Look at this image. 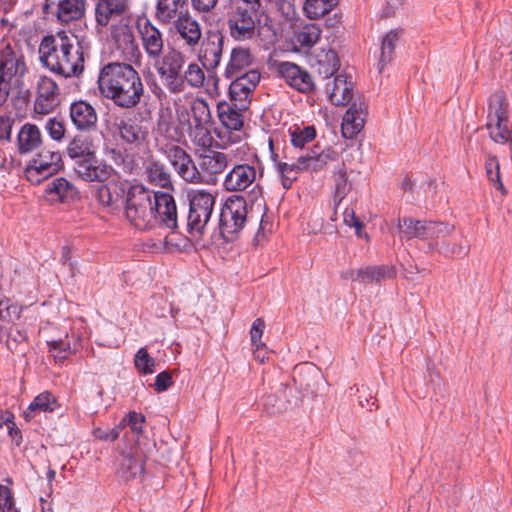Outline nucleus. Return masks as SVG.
I'll return each instance as SVG.
<instances>
[{
  "label": "nucleus",
  "mask_w": 512,
  "mask_h": 512,
  "mask_svg": "<svg viewBox=\"0 0 512 512\" xmlns=\"http://www.w3.org/2000/svg\"><path fill=\"white\" fill-rule=\"evenodd\" d=\"M177 174L188 183H199L198 167L192 157L180 146L166 143L160 148Z\"/></svg>",
  "instance_id": "obj_11"
},
{
  "label": "nucleus",
  "mask_w": 512,
  "mask_h": 512,
  "mask_svg": "<svg viewBox=\"0 0 512 512\" xmlns=\"http://www.w3.org/2000/svg\"><path fill=\"white\" fill-rule=\"evenodd\" d=\"M45 129L53 140L60 141L65 135V125L56 118H49L45 124Z\"/></svg>",
  "instance_id": "obj_58"
},
{
  "label": "nucleus",
  "mask_w": 512,
  "mask_h": 512,
  "mask_svg": "<svg viewBox=\"0 0 512 512\" xmlns=\"http://www.w3.org/2000/svg\"><path fill=\"white\" fill-rule=\"evenodd\" d=\"M159 77L171 94H180L185 90L183 73L160 74Z\"/></svg>",
  "instance_id": "obj_55"
},
{
  "label": "nucleus",
  "mask_w": 512,
  "mask_h": 512,
  "mask_svg": "<svg viewBox=\"0 0 512 512\" xmlns=\"http://www.w3.org/2000/svg\"><path fill=\"white\" fill-rule=\"evenodd\" d=\"M62 167L60 152L43 148L28 162L24 169V175L30 183L40 184L58 173Z\"/></svg>",
  "instance_id": "obj_10"
},
{
  "label": "nucleus",
  "mask_w": 512,
  "mask_h": 512,
  "mask_svg": "<svg viewBox=\"0 0 512 512\" xmlns=\"http://www.w3.org/2000/svg\"><path fill=\"white\" fill-rule=\"evenodd\" d=\"M59 88L56 82L47 76H41L37 82L34 111L40 115L51 113L58 104Z\"/></svg>",
  "instance_id": "obj_22"
},
{
  "label": "nucleus",
  "mask_w": 512,
  "mask_h": 512,
  "mask_svg": "<svg viewBox=\"0 0 512 512\" xmlns=\"http://www.w3.org/2000/svg\"><path fill=\"white\" fill-rule=\"evenodd\" d=\"M207 125L208 124H192L189 127L188 134L192 144L202 150H209L214 141Z\"/></svg>",
  "instance_id": "obj_41"
},
{
  "label": "nucleus",
  "mask_w": 512,
  "mask_h": 512,
  "mask_svg": "<svg viewBox=\"0 0 512 512\" xmlns=\"http://www.w3.org/2000/svg\"><path fill=\"white\" fill-rule=\"evenodd\" d=\"M99 2L103 3L104 5L112 8L114 12H117L118 14L128 17V14L130 12V1L129 0H98Z\"/></svg>",
  "instance_id": "obj_60"
},
{
  "label": "nucleus",
  "mask_w": 512,
  "mask_h": 512,
  "mask_svg": "<svg viewBox=\"0 0 512 512\" xmlns=\"http://www.w3.org/2000/svg\"><path fill=\"white\" fill-rule=\"evenodd\" d=\"M252 62L253 56L250 49L241 46L233 48L230 53L229 61L225 67V78L233 79L236 76H240L239 74L248 68Z\"/></svg>",
  "instance_id": "obj_28"
},
{
  "label": "nucleus",
  "mask_w": 512,
  "mask_h": 512,
  "mask_svg": "<svg viewBox=\"0 0 512 512\" xmlns=\"http://www.w3.org/2000/svg\"><path fill=\"white\" fill-rule=\"evenodd\" d=\"M128 17H124L117 12H114V10L106 4L104 5L101 2L96 3L95 7V20L98 26L105 27L107 26L111 21H115L117 19H127Z\"/></svg>",
  "instance_id": "obj_52"
},
{
  "label": "nucleus",
  "mask_w": 512,
  "mask_h": 512,
  "mask_svg": "<svg viewBox=\"0 0 512 512\" xmlns=\"http://www.w3.org/2000/svg\"><path fill=\"white\" fill-rule=\"evenodd\" d=\"M358 276L361 277V283H379L386 279H392L396 276V271L393 266L380 265V266H367L358 269Z\"/></svg>",
  "instance_id": "obj_38"
},
{
  "label": "nucleus",
  "mask_w": 512,
  "mask_h": 512,
  "mask_svg": "<svg viewBox=\"0 0 512 512\" xmlns=\"http://www.w3.org/2000/svg\"><path fill=\"white\" fill-rule=\"evenodd\" d=\"M189 212L186 229L192 241L199 242L206 232L211 219L215 197L205 190H195L188 194Z\"/></svg>",
  "instance_id": "obj_6"
},
{
  "label": "nucleus",
  "mask_w": 512,
  "mask_h": 512,
  "mask_svg": "<svg viewBox=\"0 0 512 512\" xmlns=\"http://www.w3.org/2000/svg\"><path fill=\"white\" fill-rule=\"evenodd\" d=\"M248 219V205L243 196L233 195L225 201L219 219V230L227 242L234 241Z\"/></svg>",
  "instance_id": "obj_9"
},
{
  "label": "nucleus",
  "mask_w": 512,
  "mask_h": 512,
  "mask_svg": "<svg viewBox=\"0 0 512 512\" xmlns=\"http://www.w3.org/2000/svg\"><path fill=\"white\" fill-rule=\"evenodd\" d=\"M39 55L44 67L64 78L79 76L84 70L83 49L65 31L45 36L39 45Z\"/></svg>",
  "instance_id": "obj_2"
},
{
  "label": "nucleus",
  "mask_w": 512,
  "mask_h": 512,
  "mask_svg": "<svg viewBox=\"0 0 512 512\" xmlns=\"http://www.w3.org/2000/svg\"><path fill=\"white\" fill-rule=\"evenodd\" d=\"M145 172L151 184L165 189V191L174 190L171 174L163 163L154 160L149 161Z\"/></svg>",
  "instance_id": "obj_34"
},
{
  "label": "nucleus",
  "mask_w": 512,
  "mask_h": 512,
  "mask_svg": "<svg viewBox=\"0 0 512 512\" xmlns=\"http://www.w3.org/2000/svg\"><path fill=\"white\" fill-rule=\"evenodd\" d=\"M17 143L20 154H27L37 149L42 143L39 128L34 124H24L18 133Z\"/></svg>",
  "instance_id": "obj_33"
},
{
  "label": "nucleus",
  "mask_w": 512,
  "mask_h": 512,
  "mask_svg": "<svg viewBox=\"0 0 512 512\" xmlns=\"http://www.w3.org/2000/svg\"><path fill=\"white\" fill-rule=\"evenodd\" d=\"M57 398L49 391H44L37 395L23 412L24 419L29 422L39 413H51L59 408Z\"/></svg>",
  "instance_id": "obj_29"
},
{
  "label": "nucleus",
  "mask_w": 512,
  "mask_h": 512,
  "mask_svg": "<svg viewBox=\"0 0 512 512\" xmlns=\"http://www.w3.org/2000/svg\"><path fill=\"white\" fill-rule=\"evenodd\" d=\"M508 103L502 93L490 97L487 122H508Z\"/></svg>",
  "instance_id": "obj_39"
},
{
  "label": "nucleus",
  "mask_w": 512,
  "mask_h": 512,
  "mask_svg": "<svg viewBox=\"0 0 512 512\" xmlns=\"http://www.w3.org/2000/svg\"><path fill=\"white\" fill-rule=\"evenodd\" d=\"M290 141L295 148L303 149L305 145L316 137V130L313 126L298 127L289 129Z\"/></svg>",
  "instance_id": "obj_47"
},
{
  "label": "nucleus",
  "mask_w": 512,
  "mask_h": 512,
  "mask_svg": "<svg viewBox=\"0 0 512 512\" xmlns=\"http://www.w3.org/2000/svg\"><path fill=\"white\" fill-rule=\"evenodd\" d=\"M151 198L156 227H165L176 231L178 229V212L173 195L169 191H152Z\"/></svg>",
  "instance_id": "obj_12"
},
{
  "label": "nucleus",
  "mask_w": 512,
  "mask_h": 512,
  "mask_svg": "<svg viewBox=\"0 0 512 512\" xmlns=\"http://www.w3.org/2000/svg\"><path fill=\"white\" fill-rule=\"evenodd\" d=\"M98 88L105 98L123 109L136 107L145 95L138 71L127 63L111 62L104 65L98 76Z\"/></svg>",
  "instance_id": "obj_1"
},
{
  "label": "nucleus",
  "mask_w": 512,
  "mask_h": 512,
  "mask_svg": "<svg viewBox=\"0 0 512 512\" xmlns=\"http://www.w3.org/2000/svg\"><path fill=\"white\" fill-rule=\"evenodd\" d=\"M75 173L83 180L104 182L108 180L113 168L105 163L98 162L96 154L75 161Z\"/></svg>",
  "instance_id": "obj_24"
},
{
  "label": "nucleus",
  "mask_w": 512,
  "mask_h": 512,
  "mask_svg": "<svg viewBox=\"0 0 512 512\" xmlns=\"http://www.w3.org/2000/svg\"><path fill=\"white\" fill-rule=\"evenodd\" d=\"M46 193L55 194L61 202L73 198L76 189L72 183L63 177L55 178L46 186Z\"/></svg>",
  "instance_id": "obj_43"
},
{
  "label": "nucleus",
  "mask_w": 512,
  "mask_h": 512,
  "mask_svg": "<svg viewBox=\"0 0 512 512\" xmlns=\"http://www.w3.org/2000/svg\"><path fill=\"white\" fill-rule=\"evenodd\" d=\"M173 385V379L168 371L159 373L153 383V388L156 392H164Z\"/></svg>",
  "instance_id": "obj_61"
},
{
  "label": "nucleus",
  "mask_w": 512,
  "mask_h": 512,
  "mask_svg": "<svg viewBox=\"0 0 512 512\" xmlns=\"http://www.w3.org/2000/svg\"><path fill=\"white\" fill-rule=\"evenodd\" d=\"M485 171L489 182L500 191L502 195L507 194V190L504 187L501 176H500V165L498 159L495 156L489 155L485 161Z\"/></svg>",
  "instance_id": "obj_46"
},
{
  "label": "nucleus",
  "mask_w": 512,
  "mask_h": 512,
  "mask_svg": "<svg viewBox=\"0 0 512 512\" xmlns=\"http://www.w3.org/2000/svg\"><path fill=\"white\" fill-rule=\"evenodd\" d=\"M134 365L142 374H152L155 372L156 361L151 357L146 348H140L135 354Z\"/></svg>",
  "instance_id": "obj_54"
},
{
  "label": "nucleus",
  "mask_w": 512,
  "mask_h": 512,
  "mask_svg": "<svg viewBox=\"0 0 512 512\" xmlns=\"http://www.w3.org/2000/svg\"><path fill=\"white\" fill-rule=\"evenodd\" d=\"M225 36L220 31H208L201 43L199 60L207 71L215 70L221 62Z\"/></svg>",
  "instance_id": "obj_20"
},
{
  "label": "nucleus",
  "mask_w": 512,
  "mask_h": 512,
  "mask_svg": "<svg viewBox=\"0 0 512 512\" xmlns=\"http://www.w3.org/2000/svg\"><path fill=\"white\" fill-rule=\"evenodd\" d=\"M111 37L117 49L121 50L124 57L131 62H139L142 54L137 43L132 26L127 19L119 20L111 27Z\"/></svg>",
  "instance_id": "obj_14"
},
{
  "label": "nucleus",
  "mask_w": 512,
  "mask_h": 512,
  "mask_svg": "<svg viewBox=\"0 0 512 512\" xmlns=\"http://www.w3.org/2000/svg\"><path fill=\"white\" fill-rule=\"evenodd\" d=\"M401 237L406 240L414 238L423 240L425 220H416L411 217H404L398 220Z\"/></svg>",
  "instance_id": "obj_40"
},
{
  "label": "nucleus",
  "mask_w": 512,
  "mask_h": 512,
  "mask_svg": "<svg viewBox=\"0 0 512 512\" xmlns=\"http://www.w3.org/2000/svg\"><path fill=\"white\" fill-rule=\"evenodd\" d=\"M326 91L332 104L347 105L354 95V84L346 74H338L326 84Z\"/></svg>",
  "instance_id": "obj_26"
},
{
  "label": "nucleus",
  "mask_w": 512,
  "mask_h": 512,
  "mask_svg": "<svg viewBox=\"0 0 512 512\" xmlns=\"http://www.w3.org/2000/svg\"><path fill=\"white\" fill-rule=\"evenodd\" d=\"M234 78L229 86L230 102L240 109H248L253 92L260 82L261 75L258 70L250 69L246 73Z\"/></svg>",
  "instance_id": "obj_13"
},
{
  "label": "nucleus",
  "mask_w": 512,
  "mask_h": 512,
  "mask_svg": "<svg viewBox=\"0 0 512 512\" xmlns=\"http://www.w3.org/2000/svg\"><path fill=\"white\" fill-rule=\"evenodd\" d=\"M424 228L423 241H429V246L433 249H437L440 245L439 239L449 236L454 231V225L437 221L425 220Z\"/></svg>",
  "instance_id": "obj_35"
},
{
  "label": "nucleus",
  "mask_w": 512,
  "mask_h": 512,
  "mask_svg": "<svg viewBox=\"0 0 512 512\" xmlns=\"http://www.w3.org/2000/svg\"><path fill=\"white\" fill-rule=\"evenodd\" d=\"M152 191L136 185L127 195L125 214L131 224L139 230L156 228V218L152 213Z\"/></svg>",
  "instance_id": "obj_7"
},
{
  "label": "nucleus",
  "mask_w": 512,
  "mask_h": 512,
  "mask_svg": "<svg viewBox=\"0 0 512 512\" xmlns=\"http://www.w3.org/2000/svg\"><path fill=\"white\" fill-rule=\"evenodd\" d=\"M136 27L147 57L150 60L158 59L164 50V36L161 30L147 17H138Z\"/></svg>",
  "instance_id": "obj_17"
},
{
  "label": "nucleus",
  "mask_w": 512,
  "mask_h": 512,
  "mask_svg": "<svg viewBox=\"0 0 512 512\" xmlns=\"http://www.w3.org/2000/svg\"><path fill=\"white\" fill-rule=\"evenodd\" d=\"M67 155L76 160L95 154L93 141L82 134L75 135L66 148Z\"/></svg>",
  "instance_id": "obj_36"
},
{
  "label": "nucleus",
  "mask_w": 512,
  "mask_h": 512,
  "mask_svg": "<svg viewBox=\"0 0 512 512\" xmlns=\"http://www.w3.org/2000/svg\"><path fill=\"white\" fill-rule=\"evenodd\" d=\"M233 161V150L226 154L219 151H209L199 159L198 173L199 183L216 184L218 176L221 175L228 164Z\"/></svg>",
  "instance_id": "obj_15"
},
{
  "label": "nucleus",
  "mask_w": 512,
  "mask_h": 512,
  "mask_svg": "<svg viewBox=\"0 0 512 512\" xmlns=\"http://www.w3.org/2000/svg\"><path fill=\"white\" fill-rule=\"evenodd\" d=\"M26 340V334L18 328H11L6 340L7 347L10 351L17 349L18 345Z\"/></svg>",
  "instance_id": "obj_62"
},
{
  "label": "nucleus",
  "mask_w": 512,
  "mask_h": 512,
  "mask_svg": "<svg viewBox=\"0 0 512 512\" xmlns=\"http://www.w3.org/2000/svg\"><path fill=\"white\" fill-rule=\"evenodd\" d=\"M321 36V29L317 24L304 25L296 35L297 42L303 47H312L318 42Z\"/></svg>",
  "instance_id": "obj_49"
},
{
  "label": "nucleus",
  "mask_w": 512,
  "mask_h": 512,
  "mask_svg": "<svg viewBox=\"0 0 512 512\" xmlns=\"http://www.w3.org/2000/svg\"><path fill=\"white\" fill-rule=\"evenodd\" d=\"M121 432V426L116 425L113 428H95L93 429V435L95 438L102 441H114L116 440Z\"/></svg>",
  "instance_id": "obj_59"
},
{
  "label": "nucleus",
  "mask_w": 512,
  "mask_h": 512,
  "mask_svg": "<svg viewBox=\"0 0 512 512\" xmlns=\"http://www.w3.org/2000/svg\"><path fill=\"white\" fill-rule=\"evenodd\" d=\"M13 507L11 491L8 487L0 485V512H10Z\"/></svg>",
  "instance_id": "obj_64"
},
{
  "label": "nucleus",
  "mask_w": 512,
  "mask_h": 512,
  "mask_svg": "<svg viewBox=\"0 0 512 512\" xmlns=\"http://www.w3.org/2000/svg\"><path fill=\"white\" fill-rule=\"evenodd\" d=\"M337 153L332 148L320 149L315 146L300 154L293 163H277V173L284 189L291 188L301 172H317L323 170L328 162L335 161Z\"/></svg>",
  "instance_id": "obj_5"
},
{
  "label": "nucleus",
  "mask_w": 512,
  "mask_h": 512,
  "mask_svg": "<svg viewBox=\"0 0 512 512\" xmlns=\"http://www.w3.org/2000/svg\"><path fill=\"white\" fill-rule=\"evenodd\" d=\"M49 352L56 360L67 359L71 353L70 343L66 340L48 342Z\"/></svg>",
  "instance_id": "obj_57"
},
{
  "label": "nucleus",
  "mask_w": 512,
  "mask_h": 512,
  "mask_svg": "<svg viewBox=\"0 0 512 512\" xmlns=\"http://www.w3.org/2000/svg\"><path fill=\"white\" fill-rule=\"evenodd\" d=\"M69 119L73 127L81 133H91L97 130V111L93 105L85 100L73 101L70 104Z\"/></svg>",
  "instance_id": "obj_18"
},
{
  "label": "nucleus",
  "mask_w": 512,
  "mask_h": 512,
  "mask_svg": "<svg viewBox=\"0 0 512 512\" xmlns=\"http://www.w3.org/2000/svg\"><path fill=\"white\" fill-rule=\"evenodd\" d=\"M152 60L155 61L154 67L158 75L183 73L185 56L178 50L171 49L164 55L162 54L158 59Z\"/></svg>",
  "instance_id": "obj_31"
},
{
  "label": "nucleus",
  "mask_w": 512,
  "mask_h": 512,
  "mask_svg": "<svg viewBox=\"0 0 512 512\" xmlns=\"http://www.w3.org/2000/svg\"><path fill=\"white\" fill-rule=\"evenodd\" d=\"M183 79L190 87L201 88L205 82V73L197 63L192 62L183 71Z\"/></svg>",
  "instance_id": "obj_51"
},
{
  "label": "nucleus",
  "mask_w": 512,
  "mask_h": 512,
  "mask_svg": "<svg viewBox=\"0 0 512 512\" xmlns=\"http://www.w3.org/2000/svg\"><path fill=\"white\" fill-rule=\"evenodd\" d=\"M261 0H230L226 24L229 35L238 42L256 38L260 24Z\"/></svg>",
  "instance_id": "obj_3"
},
{
  "label": "nucleus",
  "mask_w": 512,
  "mask_h": 512,
  "mask_svg": "<svg viewBox=\"0 0 512 512\" xmlns=\"http://www.w3.org/2000/svg\"><path fill=\"white\" fill-rule=\"evenodd\" d=\"M193 124H210L212 122L211 110L204 98H195L190 104Z\"/></svg>",
  "instance_id": "obj_45"
},
{
  "label": "nucleus",
  "mask_w": 512,
  "mask_h": 512,
  "mask_svg": "<svg viewBox=\"0 0 512 512\" xmlns=\"http://www.w3.org/2000/svg\"><path fill=\"white\" fill-rule=\"evenodd\" d=\"M26 70L24 57L7 44L0 51V106L6 102L12 88H20Z\"/></svg>",
  "instance_id": "obj_8"
},
{
  "label": "nucleus",
  "mask_w": 512,
  "mask_h": 512,
  "mask_svg": "<svg viewBox=\"0 0 512 512\" xmlns=\"http://www.w3.org/2000/svg\"><path fill=\"white\" fill-rule=\"evenodd\" d=\"M277 72L290 87L299 92L309 93L314 89L312 76L295 63L280 62L277 64Z\"/></svg>",
  "instance_id": "obj_23"
},
{
  "label": "nucleus",
  "mask_w": 512,
  "mask_h": 512,
  "mask_svg": "<svg viewBox=\"0 0 512 512\" xmlns=\"http://www.w3.org/2000/svg\"><path fill=\"white\" fill-rule=\"evenodd\" d=\"M145 455L137 446L123 451L117 459L116 474L124 481L134 480L144 472Z\"/></svg>",
  "instance_id": "obj_19"
},
{
  "label": "nucleus",
  "mask_w": 512,
  "mask_h": 512,
  "mask_svg": "<svg viewBox=\"0 0 512 512\" xmlns=\"http://www.w3.org/2000/svg\"><path fill=\"white\" fill-rule=\"evenodd\" d=\"M245 109L234 106V103L219 102L217 112L220 122L228 130L239 131L243 127V114Z\"/></svg>",
  "instance_id": "obj_32"
},
{
  "label": "nucleus",
  "mask_w": 512,
  "mask_h": 512,
  "mask_svg": "<svg viewBox=\"0 0 512 512\" xmlns=\"http://www.w3.org/2000/svg\"><path fill=\"white\" fill-rule=\"evenodd\" d=\"M311 67L322 79H329L339 70L340 59L335 50L321 48L315 52Z\"/></svg>",
  "instance_id": "obj_27"
},
{
  "label": "nucleus",
  "mask_w": 512,
  "mask_h": 512,
  "mask_svg": "<svg viewBox=\"0 0 512 512\" xmlns=\"http://www.w3.org/2000/svg\"><path fill=\"white\" fill-rule=\"evenodd\" d=\"M338 4V0H306L304 3V13L310 19H318L333 10Z\"/></svg>",
  "instance_id": "obj_42"
},
{
  "label": "nucleus",
  "mask_w": 512,
  "mask_h": 512,
  "mask_svg": "<svg viewBox=\"0 0 512 512\" xmlns=\"http://www.w3.org/2000/svg\"><path fill=\"white\" fill-rule=\"evenodd\" d=\"M145 422V416L141 413L132 411L129 412L118 424L121 426V430L123 428L128 427L130 432L136 436L137 438L143 432V424Z\"/></svg>",
  "instance_id": "obj_53"
},
{
  "label": "nucleus",
  "mask_w": 512,
  "mask_h": 512,
  "mask_svg": "<svg viewBox=\"0 0 512 512\" xmlns=\"http://www.w3.org/2000/svg\"><path fill=\"white\" fill-rule=\"evenodd\" d=\"M187 0H157L155 17L162 24H170L187 10Z\"/></svg>",
  "instance_id": "obj_30"
},
{
  "label": "nucleus",
  "mask_w": 512,
  "mask_h": 512,
  "mask_svg": "<svg viewBox=\"0 0 512 512\" xmlns=\"http://www.w3.org/2000/svg\"><path fill=\"white\" fill-rule=\"evenodd\" d=\"M174 28L180 39L189 48H195L199 45L202 38V29L200 23L192 17L188 10L184 14H180L178 19L172 21Z\"/></svg>",
  "instance_id": "obj_25"
},
{
  "label": "nucleus",
  "mask_w": 512,
  "mask_h": 512,
  "mask_svg": "<svg viewBox=\"0 0 512 512\" xmlns=\"http://www.w3.org/2000/svg\"><path fill=\"white\" fill-rule=\"evenodd\" d=\"M232 168L225 175L223 187L229 192H242L248 189L257 177H262L263 167L256 153L246 146L233 150Z\"/></svg>",
  "instance_id": "obj_4"
},
{
  "label": "nucleus",
  "mask_w": 512,
  "mask_h": 512,
  "mask_svg": "<svg viewBox=\"0 0 512 512\" xmlns=\"http://www.w3.org/2000/svg\"><path fill=\"white\" fill-rule=\"evenodd\" d=\"M21 309L11 299L5 298L0 300V319L2 321H13L20 317Z\"/></svg>",
  "instance_id": "obj_56"
},
{
  "label": "nucleus",
  "mask_w": 512,
  "mask_h": 512,
  "mask_svg": "<svg viewBox=\"0 0 512 512\" xmlns=\"http://www.w3.org/2000/svg\"><path fill=\"white\" fill-rule=\"evenodd\" d=\"M486 128L495 143L504 144L512 141V130L509 129L508 122H487Z\"/></svg>",
  "instance_id": "obj_48"
},
{
  "label": "nucleus",
  "mask_w": 512,
  "mask_h": 512,
  "mask_svg": "<svg viewBox=\"0 0 512 512\" xmlns=\"http://www.w3.org/2000/svg\"><path fill=\"white\" fill-rule=\"evenodd\" d=\"M265 329V322L262 318H257L254 320L251 330H250V337L252 345H257L262 343L261 338L263 335V331Z\"/></svg>",
  "instance_id": "obj_63"
},
{
  "label": "nucleus",
  "mask_w": 512,
  "mask_h": 512,
  "mask_svg": "<svg viewBox=\"0 0 512 512\" xmlns=\"http://www.w3.org/2000/svg\"><path fill=\"white\" fill-rule=\"evenodd\" d=\"M335 192H334V203L338 206L341 201L346 197L351 189V185L348 182L347 173L344 167L340 168L334 176Z\"/></svg>",
  "instance_id": "obj_50"
},
{
  "label": "nucleus",
  "mask_w": 512,
  "mask_h": 512,
  "mask_svg": "<svg viewBox=\"0 0 512 512\" xmlns=\"http://www.w3.org/2000/svg\"><path fill=\"white\" fill-rule=\"evenodd\" d=\"M402 35V30L400 29H392L390 30L382 40L381 45V55L379 63L381 65L380 71L386 63H389L394 55V50L397 42L399 41Z\"/></svg>",
  "instance_id": "obj_44"
},
{
  "label": "nucleus",
  "mask_w": 512,
  "mask_h": 512,
  "mask_svg": "<svg viewBox=\"0 0 512 512\" xmlns=\"http://www.w3.org/2000/svg\"><path fill=\"white\" fill-rule=\"evenodd\" d=\"M86 11V0H45L43 13L68 24L80 20Z\"/></svg>",
  "instance_id": "obj_16"
},
{
  "label": "nucleus",
  "mask_w": 512,
  "mask_h": 512,
  "mask_svg": "<svg viewBox=\"0 0 512 512\" xmlns=\"http://www.w3.org/2000/svg\"><path fill=\"white\" fill-rule=\"evenodd\" d=\"M364 126V118L362 113L357 109L356 105H351L345 112L341 124L342 135L351 139L357 135Z\"/></svg>",
  "instance_id": "obj_37"
},
{
  "label": "nucleus",
  "mask_w": 512,
  "mask_h": 512,
  "mask_svg": "<svg viewBox=\"0 0 512 512\" xmlns=\"http://www.w3.org/2000/svg\"><path fill=\"white\" fill-rule=\"evenodd\" d=\"M115 125L117 133L124 143L136 148L147 143L149 129L143 121L136 117L122 118Z\"/></svg>",
  "instance_id": "obj_21"
}]
</instances>
